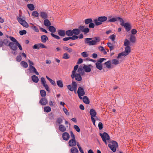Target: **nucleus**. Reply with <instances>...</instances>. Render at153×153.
Instances as JSON below:
<instances>
[{"label":"nucleus","instance_id":"nucleus-6","mask_svg":"<svg viewBox=\"0 0 153 153\" xmlns=\"http://www.w3.org/2000/svg\"><path fill=\"white\" fill-rule=\"evenodd\" d=\"M71 77L72 79H74L75 78V80L78 81H80L82 79L81 75H80V74L78 73H72L71 75Z\"/></svg>","mask_w":153,"mask_h":153},{"label":"nucleus","instance_id":"nucleus-54","mask_svg":"<svg viewBox=\"0 0 153 153\" xmlns=\"http://www.w3.org/2000/svg\"><path fill=\"white\" fill-rule=\"evenodd\" d=\"M43 86L45 87V89L48 92H50V90L49 89V87L48 85L46 84V83L43 84Z\"/></svg>","mask_w":153,"mask_h":153},{"label":"nucleus","instance_id":"nucleus-35","mask_svg":"<svg viewBox=\"0 0 153 153\" xmlns=\"http://www.w3.org/2000/svg\"><path fill=\"white\" fill-rule=\"evenodd\" d=\"M27 7L28 9L30 10H33L34 9V5L31 4H28L27 5Z\"/></svg>","mask_w":153,"mask_h":153},{"label":"nucleus","instance_id":"nucleus-22","mask_svg":"<svg viewBox=\"0 0 153 153\" xmlns=\"http://www.w3.org/2000/svg\"><path fill=\"white\" fill-rule=\"evenodd\" d=\"M128 55V54L124 51L123 52H122V53H119L118 54V55L117 57V58L118 59L121 58L122 56H125Z\"/></svg>","mask_w":153,"mask_h":153},{"label":"nucleus","instance_id":"nucleus-34","mask_svg":"<svg viewBox=\"0 0 153 153\" xmlns=\"http://www.w3.org/2000/svg\"><path fill=\"white\" fill-rule=\"evenodd\" d=\"M20 64L23 67L25 68H26L28 67L27 63L25 61H22L20 63Z\"/></svg>","mask_w":153,"mask_h":153},{"label":"nucleus","instance_id":"nucleus-50","mask_svg":"<svg viewBox=\"0 0 153 153\" xmlns=\"http://www.w3.org/2000/svg\"><path fill=\"white\" fill-rule=\"evenodd\" d=\"M81 55L82 57L84 58L87 57L88 56V54L87 53V52H84L82 53Z\"/></svg>","mask_w":153,"mask_h":153},{"label":"nucleus","instance_id":"nucleus-25","mask_svg":"<svg viewBox=\"0 0 153 153\" xmlns=\"http://www.w3.org/2000/svg\"><path fill=\"white\" fill-rule=\"evenodd\" d=\"M58 34L60 36H64L65 34V32L64 30H58Z\"/></svg>","mask_w":153,"mask_h":153},{"label":"nucleus","instance_id":"nucleus-58","mask_svg":"<svg viewBox=\"0 0 153 153\" xmlns=\"http://www.w3.org/2000/svg\"><path fill=\"white\" fill-rule=\"evenodd\" d=\"M51 34L52 37L55 38L56 39H59L60 38L59 36L57 35H55L53 33H51Z\"/></svg>","mask_w":153,"mask_h":153},{"label":"nucleus","instance_id":"nucleus-56","mask_svg":"<svg viewBox=\"0 0 153 153\" xmlns=\"http://www.w3.org/2000/svg\"><path fill=\"white\" fill-rule=\"evenodd\" d=\"M115 36L114 34H112L111 35L109 38L110 39H111L112 41H113L114 40L115 38Z\"/></svg>","mask_w":153,"mask_h":153},{"label":"nucleus","instance_id":"nucleus-51","mask_svg":"<svg viewBox=\"0 0 153 153\" xmlns=\"http://www.w3.org/2000/svg\"><path fill=\"white\" fill-rule=\"evenodd\" d=\"M68 89L71 91H75V89L73 87H72L71 85H69L67 86Z\"/></svg>","mask_w":153,"mask_h":153},{"label":"nucleus","instance_id":"nucleus-5","mask_svg":"<svg viewBox=\"0 0 153 153\" xmlns=\"http://www.w3.org/2000/svg\"><path fill=\"white\" fill-rule=\"evenodd\" d=\"M100 135L103 141L106 144H107L106 141L110 139L108 134L106 132H104L103 134L100 133Z\"/></svg>","mask_w":153,"mask_h":153},{"label":"nucleus","instance_id":"nucleus-12","mask_svg":"<svg viewBox=\"0 0 153 153\" xmlns=\"http://www.w3.org/2000/svg\"><path fill=\"white\" fill-rule=\"evenodd\" d=\"M68 144L69 146L73 147L75 146L76 144L75 139H71L68 142Z\"/></svg>","mask_w":153,"mask_h":153},{"label":"nucleus","instance_id":"nucleus-37","mask_svg":"<svg viewBox=\"0 0 153 153\" xmlns=\"http://www.w3.org/2000/svg\"><path fill=\"white\" fill-rule=\"evenodd\" d=\"M44 111L48 113L51 111V108L49 106H45L44 107Z\"/></svg>","mask_w":153,"mask_h":153},{"label":"nucleus","instance_id":"nucleus-40","mask_svg":"<svg viewBox=\"0 0 153 153\" xmlns=\"http://www.w3.org/2000/svg\"><path fill=\"white\" fill-rule=\"evenodd\" d=\"M105 64L106 65V67L107 68H111V62L110 61H108L106 62L105 63Z\"/></svg>","mask_w":153,"mask_h":153},{"label":"nucleus","instance_id":"nucleus-17","mask_svg":"<svg viewBox=\"0 0 153 153\" xmlns=\"http://www.w3.org/2000/svg\"><path fill=\"white\" fill-rule=\"evenodd\" d=\"M41 40L42 42L45 43L47 40H48L47 36L45 35H43L41 36Z\"/></svg>","mask_w":153,"mask_h":153},{"label":"nucleus","instance_id":"nucleus-57","mask_svg":"<svg viewBox=\"0 0 153 153\" xmlns=\"http://www.w3.org/2000/svg\"><path fill=\"white\" fill-rule=\"evenodd\" d=\"M10 39L13 42H15L16 43L17 42H18L12 36H10Z\"/></svg>","mask_w":153,"mask_h":153},{"label":"nucleus","instance_id":"nucleus-52","mask_svg":"<svg viewBox=\"0 0 153 153\" xmlns=\"http://www.w3.org/2000/svg\"><path fill=\"white\" fill-rule=\"evenodd\" d=\"M19 33L20 35H23L26 34L27 33V32L26 30H23L20 31Z\"/></svg>","mask_w":153,"mask_h":153},{"label":"nucleus","instance_id":"nucleus-8","mask_svg":"<svg viewBox=\"0 0 153 153\" xmlns=\"http://www.w3.org/2000/svg\"><path fill=\"white\" fill-rule=\"evenodd\" d=\"M10 49L14 51H16L17 49V45L16 43H14L13 42H10L8 45Z\"/></svg>","mask_w":153,"mask_h":153},{"label":"nucleus","instance_id":"nucleus-29","mask_svg":"<svg viewBox=\"0 0 153 153\" xmlns=\"http://www.w3.org/2000/svg\"><path fill=\"white\" fill-rule=\"evenodd\" d=\"M30 69L32 71V72L35 73L37 75H38L39 74V73L37 71L36 69L34 66H31Z\"/></svg>","mask_w":153,"mask_h":153},{"label":"nucleus","instance_id":"nucleus-63","mask_svg":"<svg viewBox=\"0 0 153 153\" xmlns=\"http://www.w3.org/2000/svg\"><path fill=\"white\" fill-rule=\"evenodd\" d=\"M16 60L18 62H20L22 60V57L21 56H17L16 58Z\"/></svg>","mask_w":153,"mask_h":153},{"label":"nucleus","instance_id":"nucleus-24","mask_svg":"<svg viewBox=\"0 0 153 153\" xmlns=\"http://www.w3.org/2000/svg\"><path fill=\"white\" fill-rule=\"evenodd\" d=\"M82 100L83 102L85 104H88L90 102L87 96H84L83 97Z\"/></svg>","mask_w":153,"mask_h":153},{"label":"nucleus","instance_id":"nucleus-48","mask_svg":"<svg viewBox=\"0 0 153 153\" xmlns=\"http://www.w3.org/2000/svg\"><path fill=\"white\" fill-rule=\"evenodd\" d=\"M32 15L36 17H38L39 16V13L36 11H34L32 13Z\"/></svg>","mask_w":153,"mask_h":153},{"label":"nucleus","instance_id":"nucleus-14","mask_svg":"<svg viewBox=\"0 0 153 153\" xmlns=\"http://www.w3.org/2000/svg\"><path fill=\"white\" fill-rule=\"evenodd\" d=\"M40 16L43 19H46L48 17V14L45 12H42L40 13Z\"/></svg>","mask_w":153,"mask_h":153},{"label":"nucleus","instance_id":"nucleus-7","mask_svg":"<svg viewBox=\"0 0 153 153\" xmlns=\"http://www.w3.org/2000/svg\"><path fill=\"white\" fill-rule=\"evenodd\" d=\"M79 28L80 29V32L83 33L84 34L88 33L90 31L88 27H85V26L80 25L79 27Z\"/></svg>","mask_w":153,"mask_h":153},{"label":"nucleus","instance_id":"nucleus-23","mask_svg":"<svg viewBox=\"0 0 153 153\" xmlns=\"http://www.w3.org/2000/svg\"><path fill=\"white\" fill-rule=\"evenodd\" d=\"M59 130L62 132H64L66 130L65 127L62 125H60L59 126Z\"/></svg>","mask_w":153,"mask_h":153},{"label":"nucleus","instance_id":"nucleus-15","mask_svg":"<svg viewBox=\"0 0 153 153\" xmlns=\"http://www.w3.org/2000/svg\"><path fill=\"white\" fill-rule=\"evenodd\" d=\"M77 92L78 94L84 95L85 94V92L84 89L80 87L78 88Z\"/></svg>","mask_w":153,"mask_h":153},{"label":"nucleus","instance_id":"nucleus-21","mask_svg":"<svg viewBox=\"0 0 153 153\" xmlns=\"http://www.w3.org/2000/svg\"><path fill=\"white\" fill-rule=\"evenodd\" d=\"M83 69V67H79L78 69V72L79 73L78 74H80V75H84L85 72Z\"/></svg>","mask_w":153,"mask_h":153},{"label":"nucleus","instance_id":"nucleus-53","mask_svg":"<svg viewBox=\"0 0 153 153\" xmlns=\"http://www.w3.org/2000/svg\"><path fill=\"white\" fill-rule=\"evenodd\" d=\"M78 65H75L74 68V70L72 71V73L74 74V73H76V71L78 69Z\"/></svg>","mask_w":153,"mask_h":153},{"label":"nucleus","instance_id":"nucleus-28","mask_svg":"<svg viewBox=\"0 0 153 153\" xmlns=\"http://www.w3.org/2000/svg\"><path fill=\"white\" fill-rule=\"evenodd\" d=\"M95 65L96 68L99 70H101L102 69V66L101 63L97 62Z\"/></svg>","mask_w":153,"mask_h":153},{"label":"nucleus","instance_id":"nucleus-13","mask_svg":"<svg viewBox=\"0 0 153 153\" xmlns=\"http://www.w3.org/2000/svg\"><path fill=\"white\" fill-rule=\"evenodd\" d=\"M8 42V40L7 39H4V41H3L1 39H0V47H2L4 44L6 45H7Z\"/></svg>","mask_w":153,"mask_h":153},{"label":"nucleus","instance_id":"nucleus-30","mask_svg":"<svg viewBox=\"0 0 153 153\" xmlns=\"http://www.w3.org/2000/svg\"><path fill=\"white\" fill-rule=\"evenodd\" d=\"M49 30L51 33H54L56 32V28L52 26H50L48 27Z\"/></svg>","mask_w":153,"mask_h":153},{"label":"nucleus","instance_id":"nucleus-19","mask_svg":"<svg viewBox=\"0 0 153 153\" xmlns=\"http://www.w3.org/2000/svg\"><path fill=\"white\" fill-rule=\"evenodd\" d=\"M31 78L33 82L35 83H37L39 81L38 77L36 75H33L31 76Z\"/></svg>","mask_w":153,"mask_h":153},{"label":"nucleus","instance_id":"nucleus-16","mask_svg":"<svg viewBox=\"0 0 153 153\" xmlns=\"http://www.w3.org/2000/svg\"><path fill=\"white\" fill-rule=\"evenodd\" d=\"M72 30L73 34H74L75 35H78L80 33V30L79 29L75 28L73 29Z\"/></svg>","mask_w":153,"mask_h":153},{"label":"nucleus","instance_id":"nucleus-60","mask_svg":"<svg viewBox=\"0 0 153 153\" xmlns=\"http://www.w3.org/2000/svg\"><path fill=\"white\" fill-rule=\"evenodd\" d=\"M74 128L75 129L76 131L78 132H79L80 131V129L79 127L77 125H74Z\"/></svg>","mask_w":153,"mask_h":153},{"label":"nucleus","instance_id":"nucleus-49","mask_svg":"<svg viewBox=\"0 0 153 153\" xmlns=\"http://www.w3.org/2000/svg\"><path fill=\"white\" fill-rule=\"evenodd\" d=\"M21 25H22L23 26L25 27H27L29 26L28 24L25 21V20H24V21H23V23H22Z\"/></svg>","mask_w":153,"mask_h":153},{"label":"nucleus","instance_id":"nucleus-39","mask_svg":"<svg viewBox=\"0 0 153 153\" xmlns=\"http://www.w3.org/2000/svg\"><path fill=\"white\" fill-rule=\"evenodd\" d=\"M57 84L58 86L60 88L63 87V85L62 82L61 80H58L57 82Z\"/></svg>","mask_w":153,"mask_h":153},{"label":"nucleus","instance_id":"nucleus-33","mask_svg":"<svg viewBox=\"0 0 153 153\" xmlns=\"http://www.w3.org/2000/svg\"><path fill=\"white\" fill-rule=\"evenodd\" d=\"M71 153H78L79 152L77 149L76 148L73 147L71 150Z\"/></svg>","mask_w":153,"mask_h":153},{"label":"nucleus","instance_id":"nucleus-31","mask_svg":"<svg viewBox=\"0 0 153 153\" xmlns=\"http://www.w3.org/2000/svg\"><path fill=\"white\" fill-rule=\"evenodd\" d=\"M71 86L73 87L75 89V92L76 91L77 87V84L74 81H72L71 83Z\"/></svg>","mask_w":153,"mask_h":153},{"label":"nucleus","instance_id":"nucleus-20","mask_svg":"<svg viewBox=\"0 0 153 153\" xmlns=\"http://www.w3.org/2000/svg\"><path fill=\"white\" fill-rule=\"evenodd\" d=\"M130 41L132 43H135L136 41V37L134 35H131L129 39Z\"/></svg>","mask_w":153,"mask_h":153},{"label":"nucleus","instance_id":"nucleus-27","mask_svg":"<svg viewBox=\"0 0 153 153\" xmlns=\"http://www.w3.org/2000/svg\"><path fill=\"white\" fill-rule=\"evenodd\" d=\"M63 49L65 51H67L68 53H71L73 52V50L70 48L66 46H64L63 47Z\"/></svg>","mask_w":153,"mask_h":153},{"label":"nucleus","instance_id":"nucleus-42","mask_svg":"<svg viewBox=\"0 0 153 153\" xmlns=\"http://www.w3.org/2000/svg\"><path fill=\"white\" fill-rule=\"evenodd\" d=\"M125 51L128 54L131 51L130 47L129 46H126L125 48Z\"/></svg>","mask_w":153,"mask_h":153},{"label":"nucleus","instance_id":"nucleus-43","mask_svg":"<svg viewBox=\"0 0 153 153\" xmlns=\"http://www.w3.org/2000/svg\"><path fill=\"white\" fill-rule=\"evenodd\" d=\"M119 61L117 59H113L111 61V63L113 64L117 65L119 64Z\"/></svg>","mask_w":153,"mask_h":153},{"label":"nucleus","instance_id":"nucleus-41","mask_svg":"<svg viewBox=\"0 0 153 153\" xmlns=\"http://www.w3.org/2000/svg\"><path fill=\"white\" fill-rule=\"evenodd\" d=\"M120 18L119 17H117L116 18H111L109 19L108 21V22H115L118 20H119L120 21V19H119L118 18Z\"/></svg>","mask_w":153,"mask_h":153},{"label":"nucleus","instance_id":"nucleus-55","mask_svg":"<svg viewBox=\"0 0 153 153\" xmlns=\"http://www.w3.org/2000/svg\"><path fill=\"white\" fill-rule=\"evenodd\" d=\"M31 28L35 32H39V30L36 26H33L31 27Z\"/></svg>","mask_w":153,"mask_h":153},{"label":"nucleus","instance_id":"nucleus-45","mask_svg":"<svg viewBox=\"0 0 153 153\" xmlns=\"http://www.w3.org/2000/svg\"><path fill=\"white\" fill-rule=\"evenodd\" d=\"M40 93L41 96L42 97H45L46 95V91L44 90H41L40 91Z\"/></svg>","mask_w":153,"mask_h":153},{"label":"nucleus","instance_id":"nucleus-38","mask_svg":"<svg viewBox=\"0 0 153 153\" xmlns=\"http://www.w3.org/2000/svg\"><path fill=\"white\" fill-rule=\"evenodd\" d=\"M93 21L91 19L89 18L86 19L85 20V24L87 25L88 24L90 23L91 22H92Z\"/></svg>","mask_w":153,"mask_h":153},{"label":"nucleus","instance_id":"nucleus-10","mask_svg":"<svg viewBox=\"0 0 153 153\" xmlns=\"http://www.w3.org/2000/svg\"><path fill=\"white\" fill-rule=\"evenodd\" d=\"M39 102L42 105H45L48 103V101L45 97H42L40 100Z\"/></svg>","mask_w":153,"mask_h":153},{"label":"nucleus","instance_id":"nucleus-59","mask_svg":"<svg viewBox=\"0 0 153 153\" xmlns=\"http://www.w3.org/2000/svg\"><path fill=\"white\" fill-rule=\"evenodd\" d=\"M63 110L65 114L67 115H69V114L67 109L65 108H63Z\"/></svg>","mask_w":153,"mask_h":153},{"label":"nucleus","instance_id":"nucleus-44","mask_svg":"<svg viewBox=\"0 0 153 153\" xmlns=\"http://www.w3.org/2000/svg\"><path fill=\"white\" fill-rule=\"evenodd\" d=\"M62 58L64 59H68L70 58V56L67 53H66L63 54Z\"/></svg>","mask_w":153,"mask_h":153},{"label":"nucleus","instance_id":"nucleus-11","mask_svg":"<svg viewBox=\"0 0 153 153\" xmlns=\"http://www.w3.org/2000/svg\"><path fill=\"white\" fill-rule=\"evenodd\" d=\"M62 138L64 140H68L70 138V135L67 132H64L62 134Z\"/></svg>","mask_w":153,"mask_h":153},{"label":"nucleus","instance_id":"nucleus-9","mask_svg":"<svg viewBox=\"0 0 153 153\" xmlns=\"http://www.w3.org/2000/svg\"><path fill=\"white\" fill-rule=\"evenodd\" d=\"M91 66V65H84L83 67V68L85 72H90L91 71V68L90 67Z\"/></svg>","mask_w":153,"mask_h":153},{"label":"nucleus","instance_id":"nucleus-47","mask_svg":"<svg viewBox=\"0 0 153 153\" xmlns=\"http://www.w3.org/2000/svg\"><path fill=\"white\" fill-rule=\"evenodd\" d=\"M16 19L18 21V22L21 25L22 24V23L23 22V21H24L25 20L22 19L21 18H19L18 16L17 17Z\"/></svg>","mask_w":153,"mask_h":153},{"label":"nucleus","instance_id":"nucleus-18","mask_svg":"<svg viewBox=\"0 0 153 153\" xmlns=\"http://www.w3.org/2000/svg\"><path fill=\"white\" fill-rule=\"evenodd\" d=\"M89 112L91 117H95L97 114L96 111L93 109H91L90 110Z\"/></svg>","mask_w":153,"mask_h":153},{"label":"nucleus","instance_id":"nucleus-4","mask_svg":"<svg viewBox=\"0 0 153 153\" xmlns=\"http://www.w3.org/2000/svg\"><path fill=\"white\" fill-rule=\"evenodd\" d=\"M110 143L111 144L108 145V147L113 152H115L116 148L118 146L117 143L116 141L113 140L111 141Z\"/></svg>","mask_w":153,"mask_h":153},{"label":"nucleus","instance_id":"nucleus-62","mask_svg":"<svg viewBox=\"0 0 153 153\" xmlns=\"http://www.w3.org/2000/svg\"><path fill=\"white\" fill-rule=\"evenodd\" d=\"M137 31L135 29H133L131 30V33L132 35H135L137 33Z\"/></svg>","mask_w":153,"mask_h":153},{"label":"nucleus","instance_id":"nucleus-1","mask_svg":"<svg viewBox=\"0 0 153 153\" xmlns=\"http://www.w3.org/2000/svg\"><path fill=\"white\" fill-rule=\"evenodd\" d=\"M92 39L91 38H86L85 39V43L86 44H88L89 45H96L97 43L99 42L100 41V39L99 37H96L95 38V39L94 40H91Z\"/></svg>","mask_w":153,"mask_h":153},{"label":"nucleus","instance_id":"nucleus-64","mask_svg":"<svg viewBox=\"0 0 153 153\" xmlns=\"http://www.w3.org/2000/svg\"><path fill=\"white\" fill-rule=\"evenodd\" d=\"M62 122V120L60 118H58L56 120V122L59 124H61Z\"/></svg>","mask_w":153,"mask_h":153},{"label":"nucleus","instance_id":"nucleus-2","mask_svg":"<svg viewBox=\"0 0 153 153\" xmlns=\"http://www.w3.org/2000/svg\"><path fill=\"white\" fill-rule=\"evenodd\" d=\"M107 19V18L105 16H100L97 19H94V23L97 26H98L102 24V22L106 21Z\"/></svg>","mask_w":153,"mask_h":153},{"label":"nucleus","instance_id":"nucleus-36","mask_svg":"<svg viewBox=\"0 0 153 153\" xmlns=\"http://www.w3.org/2000/svg\"><path fill=\"white\" fill-rule=\"evenodd\" d=\"M46 78L50 81V83L52 85H56V84L54 81L53 80L51 79L48 76H46Z\"/></svg>","mask_w":153,"mask_h":153},{"label":"nucleus","instance_id":"nucleus-61","mask_svg":"<svg viewBox=\"0 0 153 153\" xmlns=\"http://www.w3.org/2000/svg\"><path fill=\"white\" fill-rule=\"evenodd\" d=\"M76 35H75L73 36L72 35V37H70L71 39H72V40H74L76 39H78V37Z\"/></svg>","mask_w":153,"mask_h":153},{"label":"nucleus","instance_id":"nucleus-46","mask_svg":"<svg viewBox=\"0 0 153 153\" xmlns=\"http://www.w3.org/2000/svg\"><path fill=\"white\" fill-rule=\"evenodd\" d=\"M129 41L128 39H125L124 42V45L126 46H129L128 45H129Z\"/></svg>","mask_w":153,"mask_h":153},{"label":"nucleus","instance_id":"nucleus-3","mask_svg":"<svg viewBox=\"0 0 153 153\" xmlns=\"http://www.w3.org/2000/svg\"><path fill=\"white\" fill-rule=\"evenodd\" d=\"M120 19V22H121L120 25L123 26H124L126 31H129L131 28L130 24L128 23H124V22L121 18H118Z\"/></svg>","mask_w":153,"mask_h":153},{"label":"nucleus","instance_id":"nucleus-32","mask_svg":"<svg viewBox=\"0 0 153 153\" xmlns=\"http://www.w3.org/2000/svg\"><path fill=\"white\" fill-rule=\"evenodd\" d=\"M65 34H66L68 36H71L73 35L72 30H69L66 31L65 32Z\"/></svg>","mask_w":153,"mask_h":153},{"label":"nucleus","instance_id":"nucleus-26","mask_svg":"<svg viewBox=\"0 0 153 153\" xmlns=\"http://www.w3.org/2000/svg\"><path fill=\"white\" fill-rule=\"evenodd\" d=\"M44 25L47 27L50 26L51 25L50 21L47 19H45L44 22Z\"/></svg>","mask_w":153,"mask_h":153}]
</instances>
